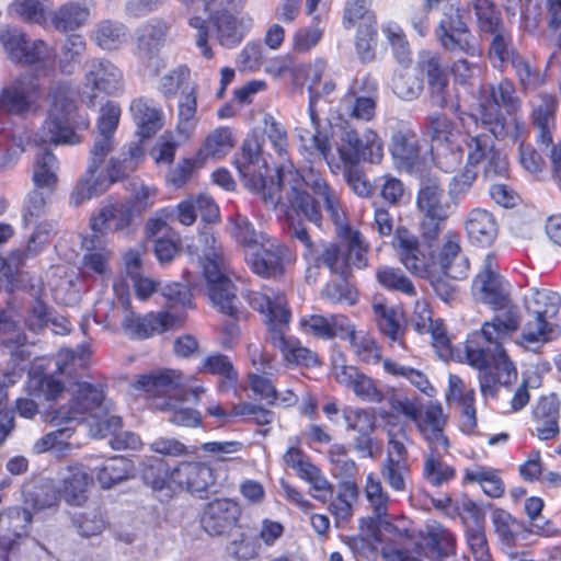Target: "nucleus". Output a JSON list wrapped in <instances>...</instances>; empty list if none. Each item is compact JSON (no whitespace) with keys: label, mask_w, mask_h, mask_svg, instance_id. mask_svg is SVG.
I'll list each match as a JSON object with an SVG mask.
<instances>
[{"label":"nucleus","mask_w":561,"mask_h":561,"mask_svg":"<svg viewBox=\"0 0 561 561\" xmlns=\"http://www.w3.org/2000/svg\"><path fill=\"white\" fill-rule=\"evenodd\" d=\"M236 163L245 186L261 194L264 202L274 207L282 204V186L286 183L290 186L288 206L285 210L290 225L295 222V215L320 225V203L333 224H341L345 219V208L337 192L312 167L299 171L290 160L279 162L274 180L270 175L271 169L256 139L244 141Z\"/></svg>","instance_id":"nucleus-1"},{"label":"nucleus","mask_w":561,"mask_h":561,"mask_svg":"<svg viewBox=\"0 0 561 561\" xmlns=\"http://www.w3.org/2000/svg\"><path fill=\"white\" fill-rule=\"evenodd\" d=\"M248 301L254 310L264 316L268 325L267 339L274 347L280 350L287 363L306 367L318 364L316 353L302 346L298 340L285 335L291 313L283 293L264 288L261 291H251Z\"/></svg>","instance_id":"nucleus-2"},{"label":"nucleus","mask_w":561,"mask_h":561,"mask_svg":"<svg viewBox=\"0 0 561 561\" xmlns=\"http://www.w3.org/2000/svg\"><path fill=\"white\" fill-rule=\"evenodd\" d=\"M499 313L490 322H485L480 332H477L479 344L485 350L488 355L485 385L481 386H512L517 380V370L514 364L508 359L502 346L503 340L519 327L518 310L512 305L508 298V305L494 309Z\"/></svg>","instance_id":"nucleus-3"},{"label":"nucleus","mask_w":561,"mask_h":561,"mask_svg":"<svg viewBox=\"0 0 561 561\" xmlns=\"http://www.w3.org/2000/svg\"><path fill=\"white\" fill-rule=\"evenodd\" d=\"M67 407L58 412L67 421L85 422L94 438H104L122 427V419L114 414V404L101 388H70Z\"/></svg>","instance_id":"nucleus-4"},{"label":"nucleus","mask_w":561,"mask_h":561,"mask_svg":"<svg viewBox=\"0 0 561 561\" xmlns=\"http://www.w3.org/2000/svg\"><path fill=\"white\" fill-rule=\"evenodd\" d=\"M501 106L508 113L520 108L515 87L508 80L501 81L496 87L483 88L474 114L479 115L482 126L488 128L496 139H518L526 130L524 121L516 116L504 118Z\"/></svg>","instance_id":"nucleus-5"},{"label":"nucleus","mask_w":561,"mask_h":561,"mask_svg":"<svg viewBox=\"0 0 561 561\" xmlns=\"http://www.w3.org/2000/svg\"><path fill=\"white\" fill-rule=\"evenodd\" d=\"M75 95L68 83H59L49 91L47 116L42 126L28 138L30 144L73 146L81 142L75 124Z\"/></svg>","instance_id":"nucleus-6"},{"label":"nucleus","mask_w":561,"mask_h":561,"mask_svg":"<svg viewBox=\"0 0 561 561\" xmlns=\"http://www.w3.org/2000/svg\"><path fill=\"white\" fill-rule=\"evenodd\" d=\"M340 139L337 151L341 161L347 167L346 182L355 194L367 197L373 193V185L367 176L354 167L362 160L371 163L380 162L383 156L382 141L378 134L369 128H366L360 136L354 129L345 128Z\"/></svg>","instance_id":"nucleus-7"},{"label":"nucleus","mask_w":561,"mask_h":561,"mask_svg":"<svg viewBox=\"0 0 561 561\" xmlns=\"http://www.w3.org/2000/svg\"><path fill=\"white\" fill-rule=\"evenodd\" d=\"M198 242L203 255L201 263L207 282L208 297L211 304L222 313L236 318L238 299L234 286L227 275V259L210 230L199 233Z\"/></svg>","instance_id":"nucleus-8"},{"label":"nucleus","mask_w":561,"mask_h":561,"mask_svg":"<svg viewBox=\"0 0 561 561\" xmlns=\"http://www.w3.org/2000/svg\"><path fill=\"white\" fill-rule=\"evenodd\" d=\"M465 130L463 145L466 151V167L477 171L482 170L485 176L507 174L508 162L506 156L500 151L494 144L492 135L488 128L482 126L477 114H466L459 116Z\"/></svg>","instance_id":"nucleus-9"},{"label":"nucleus","mask_w":561,"mask_h":561,"mask_svg":"<svg viewBox=\"0 0 561 561\" xmlns=\"http://www.w3.org/2000/svg\"><path fill=\"white\" fill-rule=\"evenodd\" d=\"M325 69L327 64L322 59L314 60L307 69L306 78L309 82L310 94L308 124L300 122V125L295 128V133L299 141L300 153L305 154L308 160L311 157L319 156L333 169L334 157L331 144L328 135L319 130L320 121L316 110V96L320 93V83Z\"/></svg>","instance_id":"nucleus-10"},{"label":"nucleus","mask_w":561,"mask_h":561,"mask_svg":"<svg viewBox=\"0 0 561 561\" xmlns=\"http://www.w3.org/2000/svg\"><path fill=\"white\" fill-rule=\"evenodd\" d=\"M393 409L414 422L428 448L447 451L450 444L445 435L448 416L439 403L422 404L416 400H397Z\"/></svg>","instance_id":"nucleus-11"},{"label":"nucleus","mask_w":561,"mask_h":561,"mask_svg":"<svg viewBox=\"0 0 561 561\" xmlns=\"http://www.w3.org/2000/svg\"><path fill=\"white\" fill-rule=\"evenodd\" d=\"M122 312V328L133 339H148L154 334L175 329L182 323V319L167 311L150 312L144 317L135 314L130 310V300L124 284L116 283L113 286Z\"/></svg>","instance_id":"nucleus-12"},{"label":"nucleus","mask_w":561,"mask_h":561,"mask_svg":"<svg viewBox=\"0 0 561 561\" xmlns=\"http://www.w3.org/2000/svg\"><path fill=\"white\" fill-rule=\"evenodd\" d=\"M83 89L84 102L94 107L101 94L116 96L124 92L123 71L108 59L93 58L87 62Z\"/></svg>","instance_id":"nucleus-13"},{"label":"nucleus","mask_w":561,"mask_h":561,"mask_svg":"<svg viewBox=\"0 0 561 561\" xmlns=\"http://www.w3.org/2000/svg\"><path fill=\"white\" fill-rule=\"evenodd\" d=\"M428 333L432 337L433 347L443 360H466L470 366L480 371V386L482 383L485 385V378H489L486 373L489 357L485 355L484 347L477 340L479 337L478 333L469 335L463 348L451 346L443 322H437L436 327Z\"/></svg>","instance_id":"nucleus-14"},{"label":"nucleus","mask_w":561,"mask_h":561,"mask_svg":"<svg viewBox=\"0 0 561 561\" xmlns=\"http://www.w3.org/2000/svg\"><path fill=\"white\" fill-rule=\"evenodd\" d=\"M144 390L145 399L150 400V407L160 411H172L169 421L180 426H197L201 423V415L197 411L182 408V403L196 401L199 392L185 388H168L162 391L159 388H140Z\"/></svg>","instance_id":"nucleus-15"},{"label":"nucleus","mask_w":561,"mask_h":561,"mask_svg":"<svg viewBox=\"0 0 561 561\" xmlns=\"http://www.w3.org/2000/svg\"><path fill=\"white\" fill-rule=\"evenodd\" d=\"M559 301L560 297L557 293L547 289H529L524 297V302L527 312L536 316L537 330H534L533 324L527 322L523 332V339L526 342L536 343L549 340L551 327L546 318L558 312Z\"/></svg>","instance_id":"nucleus-16"},{"label":"nucleus","mask_w":561,"mask_h":561,"mask_svg":"<svg viewBox=\"0 0 561 561\" xmlns=\"http://www.w3.org/2000/svg\"><path fill=\"white\" fill-rule=\"evenodd\" d=\"M293 236L299 240L305 250L302 257L306 262L321 261L331 273L346 277L347 257L346 248L342 244L324 242V241H312L305 227L300 225L291 224L290 227Z\"/></svg>","instance_id":"nucleus-17"},{"label":"nucleus","mask_w":561,"mask_h":561,"mask_svg":"<svg viewBox=\"0 0 561 561\" xmlns=\"http://www.w3.org/2000/svg\"><path fill=\"white\" fill-rule=\"evenodd\" d=\"M378 98V85L369 77L355 79L339 104L342 117L369 122L375 116Z\"/></svg>","instance_id":"nucleus-18"},{"label":"nucleus","mask_w":561,"mask_h":561,"mask_svg":"<svg viewBox=\"0 0 561 561\" xmlns=\"http://www.w3.org/2000/svg\"><path fill=\"white\" fill-rule=\"evenodd\" d=\"M472 289L477 298L492 309L508 305L510 284L499 274L493 254L485 255L481 270L473 280Z\"/></svg>","instance_id":"nucleus-19"},{"label":"nucleus","mask_w":561,"mask_h":561,"mask_svg":"<svg viewBox=\"0 0 561 561\" xmlns=\"http://www.w3.org/2000/svg\"><path fill=\"white\" fill-rule=\"evenodd\" d=\"M41 87L37 80L22 75L0 91V115L2 113L24 115L38 105Z\"/></svg>","instance_id":"nucleus-20"},{"label":"nucleus","mask_w":561,"mask_h":561,"mask_svg":"<svg viewBox=\"0 0 561 561\" xmlns=\"http://www.w3.org/2000/svg\"><path fill=\"white\" fill-rule=\"evenodd\" d=\"M528 105L536 141L539 147L549 148L553 145V135L557 129V98L547 92H539L529 99Z\"/></svg>","instance_id":"nucleus-21"},{"label":"nucleus","mask_w":561,"mask_h":561,"mask_svg":"<svg viewBox=\"0 0 561 561\" xmlns=\"http://www.w3.org/2000/svg\"><path fill=\"white\" fill-rule=\"evenodd\" d=\"M435 34L439 43L450 51H463L470 56L479 55L473 37L469 34L457 9L449 8L444 13Z\"/></svg>","instance_id":"nucleus-22"},{"label":"nucleus","mask_w":561,"mask_h":561,"mask_svg":"<svg viewBox=\"0 0 561 561\" xmlns=\"http://www.w3.org/2000/svg\"><path fill=\"white\" fill-rule=\"evenodd\" d=\"M288 249L275 239H265L254 250L245 252L251 271L262 277H275L283 273Z\"/></svg>","instance_id":"nucleus-23"},{"label":"nucleus","mask_w":561,"mask_h":561,"mask_svg":"<svg viewBox=\"0 0 561 561\" xmlns=\"http://www.w3.org/2000/svg\"><path fill=\"white\" fill-rule=\"evenodd\" d=\"M240 516L238 503L229 499H216L205 505L201 526L209 536H224L238 525Z\"/></svg>","instance_id":"nucleus-24"},{"label":"nucleus","mask_w":561,"mask_h":561,"mask_svg":"<svg viewBox=\"0 0 561 561\" xmlns=\"http://www.w3.org/2000/svg\"><path fill=\"white\" fill-rule=\"evenodd\" d=\"M134 218L130 202L106 198L96 213L90 218V228L93 232L106 234L119 232L129 228Z\"/></svg>","instance_id":"nucleus-25"},{"label":"nucleus","mask_w":561,"mask_h":561,"mask_svg":"<svg viewBox=\"0 0 561 561\" xmlns=\"http://www.w3.org/2000/svg\"><path fill=\"white\" fill-rule=\"evenodd\" d=\"M396 239L399 244L400 262L413 275L424 278L433 271L432 250L425 253L415 236L407 229H398Z\"/></svg>","instance_id":"nucleus-26"},{"label":"nucleus","mask_w":561,"mask_h":561,"mask_svg":"<svg viewBox=\"0 0 561 561\" xmlns=\"http://www.w3.org/2000/svg\"><path fill=\"white\" fill-rule=\"evenodd\" d=\"M433 270L448 272L454 278H461L468 270L467 259L461 254L460 237L447 232L437 250H432Z\"/></svg>","instance_id":"nucleus-27"},{"label":"nucleus","mask_w":561,"mask_h":561,"mask_svg":"<svg viewBox=\"0 0 561 561\" xmlns=\"http://www.w3.org/2000/svg\"><path fill=\"white\" fill-rule=\"evenodd\" d=\"M170 481L192 494H202L215 483V478L205 463L183 461L170 472Z\"/></svg>","instance_id":"nucleus-28"},{"label":"nucleus","mask_w":561,"mask_h":561,"mask_svg":"<svg viewBox=\"0 0 561 561\" xmlns=\"http://www.w3.org/2000/svg\"><path fill=\"white\" fill-rule=\"evenodd\" d=\"M360 528L362 531L367 530V535L378 543L385 541L401 543L414 536L412 522L405 517L396 518L393 522L388 520L387 517L363 519Z\"/></svg>","instance_id":"nucleus-29"},{"label":"nucleus","mask_w":561,"mask_h":561,"mask_svg":"<svg viewBox=\"0 0 561 561\" xmlns=\"http://www.w3.org/2000/svg\"><path fill=\"white\" fill-rule=\"evenodd\" d=\"M129 112L141 138H150L164 125V112L159 103L152 99L140 96L134 99Z\"/></svg>","instance_id":"nucleus-30"},{"label":"nucleus","mask_w":561,"mask_h":561,"mask_svg":"<svg viewBox=\"0 0 561 561\" xmlns=\"http://www.w3.org/2000/svg\"><path fill=\"white\" fill-rule=\"evenodd\" d=\"M91 7L83 0H70L49 13V25L57 32H76L88 24Z\"/></svg>","instance_id":"nucleus-31"},{"label":"nucleus","mask_w":561,"mask_h":561,"mask_svg":"<svg viewBox=\"0 0 561 561\" xmlns=\"http://www.w3.org/2000/svg\"><path fill=\"white\" fill-rule=\"evenodd\" d=\"M390 151L397 168L408 172L419 171L422 164L417 135L410 129L393 134Z\"/></svg>","instance_id":"nucleus-32"},{"label":"nucleus","mask_w":561,"mask_h":561,"mask_svg":"<svg viewBox=\"0 0 561 561\" xmlns=\"http://www.w3.org/2000/svg\"><path fill=\"white\" fill-rule=\"evenodd\" d=\"M240 8H224L221 12H210L208 16L217 30L218 41L222 46L232 47L239 44L244 31L250 28L252 20L250 18H236V12Z\"/></svg>","instance_id":"nucleus-33"},{"label":"nucleus","mask_w":561,"mask_h":561,"mask_svg":"<svg viewBox=\"0 0 561 561\" xmlns=\"http://www.w3.org/2000/svg\"><path fill=\"white\" fill-rule=\"evenodd\" d=\"M171 25L161 18H154L137 30V49L140 56L151 59L158 55L167 42Z\"/></svg>","instance_id":"nucleus-34"},{"label":"nucleus","mask_w":561,"mask_h":561,"mask_svg":"<svg viewBox=\"0 0 561 561\" xmlns=\"http://www.w3.org/2000/svg\"><path fill=\"white\" fill-rule=\"evenodd\" d=\"M32 515L26 508L11 507L0 514V547L9 550L30 530Z\"/></svg>","instance_id":"nucleus-35"},{"label":"nucleus","mask_w":561,"mask_h":561,"mask_svg":"<svg viewBox=\"0 0 561 561\" xmlns=\"http://www.w3.org/2000/svg\"><path fill=\"white\" fill-rule=\"evenodd\" d=\"M82 248L85 251L81 261L83 274L100 277L110 276L113 251L102 244L100 239L91 237L83 238Z\"/></svg>","instance_id":"nucleus-36"},{"label":"nucleus","mask_w":561,"mask_h":561,"mask_svg":"<svg viewBox=\"0 0 561 561\" xmlns=\"http://www.w3.org/2000/svg\"><path fill=\"white\" fill-rule=\"evenodd\" d=\"M234 147L232 131L228 127H218L209 131L195 152L197 161L204 167L225 158Z\"/></svg>","instance_id":"nucleus-37"},{"label":"nucleus","mask_w":561,"mask_h":561,"mask_svg":"<svg viewBox=\"0 0 561 561\" xmlns=\"http://www.w3.org/2000/svg\"><path fill=\"white\" fill-rule=\"evenodd\" d=\"M91 483L92 478L82 466L71 465L66 468L58 493L68 504L81 506L88 499Z\"/></svg>","instance_id":"nucleus-38"},{"label":"nucleus","mask_w":561,"mask_h":561,"mask_svg":"<svg viewBox=\"0 0 561 561\" xmlns=\"http://www.w3.org/2000/svg\"><path fill=\"white\" fill-rule=\"evenodd\" d=\"M108 190V182L102 170L95 165L87 168L85 172L78 179L69 196V205L79 207L93 197L104 194Z\"/></svg>","instance_id":"nucleus-39"},{"label":"nucleus","mask_w":561,"mask_h":561,"mask_svg":"<svg viewBox=\"0 0 561 561\" xmlns=\"http://www.w3.org/2000/svg\"><path fill=\"white\" fill-rule=\"evenodd\" d=\"M560 401L554 393L542 396L534 410V419L537 422L536 435L541 440L556 437L559 430Z\"/></svg>","instance_id":"nucleus-40"},{"label":"nucleus","mask_w":561,"mask_h":561,"mask_svg":"<svg viewBox=\"0 0 561 561\" xmlns=\"http://www.w3.org/2000/svg\"><path fill=\"white\" fill-rule=\"evenodd\" d=\"M199 124L197 115V90L192 87L182 91L176 106L175 131L180 139L190 140Z\"/></svg>","instance_id":"nucleus-41"},{"label":"nucleus","mask_w":561,"mask_h":561,"mask_svg":"<svg viewBox=\"0 0 561 561\" xmlns=\"http://www.w3.org/2000/svg\"><path fill=\"white\" fill-rule=\"evenodd\" d=\"M466 231L471 242L488 247L496 238L497 224L490 211L477 208L471 210L467 217Z\"/></svg>","instance_id":"nucleus-42"},{"label":"nucleus","mask_w":561,"mask_h":561,"mask_svg":"<svg viewBox=\"0 0 561 561\" xmlns=\"http://www.w3.org/2000/svg\"><path fill=\"white\" fill-rule=\"evenodd\" d=\"M129 32L125 24L115 20L98 22L91 33V39L103 50H116L127 44Z\"/></svg>","instance_id":"nucleus-43"},{"label":"nucleus","mask_w":561,"mask_h":561,"mask_svg":"<svg viewBox=\"0 0 561 561\" xmlns=\"http://www.w3.org/2000/svg\"><path fill=\"white\" fill-rule=\"evenodd\" d=\"M417 206L425 216H448L449 205L436 179L424 180L417 194Z\"/></svg>","instance_id":"nucleus-44"},{"label":"nucleus","mask_w":561,"mask_h":561,"mask_svg":"<svg viewBox=\"0 0 561 561\" xmlns=\"http://www.w3.org/2000/svg\"><path fill=\"white\" fill-rule=\"evenodd\" d=\"M59 161L49 150L36 153L32 168V180L36 188L53 193L58 183Z\"/></svg>","instance_id":"nucleus-45"},{"label":"nucleus","mask_w":561,"mask_h":561,"mask_svg":"<svg viewBox=\"0 0 561 561\" xmlns=\"http://www.w3.org/2000/svg\"><path fill=\"white\" fill-rule=\"evenodd\" d=\"M227 229L229 236L245 251L254 250L257 244L268 238L265 233L257 231L250 219L239 211L228 217Z\"/></svg>","instance_id":"nucleus-46"},{"label":"nucleus","mask_w":561,"mask_h":561,"mask_svg":"<svg viewBox=\"0 0 561 561\" xmlns=\"http://www.w3.org/2000/svg\"><path fill=\"white\" fill-rule=\"evenodd\" d=\"M446 400L460 409L459 426L462 433L472 434L477 427V412L473 405L474 391L468 388H449Z\"/></svg>","instance_id":"nucleus-47"},{"label":"nucleus","mask_w":561,"mask_h":561,"mask_svg":"<svg viewBox=\"0 0 561 561\" xmlns=\"http://www.w3.org/2000/svg\"><path fill=\"white\" fill-rule=\"evenodd\" d=\"M87 49V42L80 34L68 35L60 45L58 56L55 55V65L65 75H72Z\"/></svg>","instance_id":"nucleus-48"},{"label":"nucleus","mask_w":561,"mask_h":561,"mask_svg":"<svg viewBox=\"0 0 561 561\" xmlns=\"http://www.w3.org/2000/svg\"><path fill=\"white\" fill-rule=\"evenodd\" d=\"M337 234L343 239V245L346 248L347 267L355 266L363 268L367 265V250L360 233L353 230L346 222V218L341 224H334Z\"/></svg>","instance_id":"nucleus-49"},{"label":"nucleus","mask_w":561,"mask_h":561,"mask_svg":"<svg viewBox=\"0 0 561 561\" xmlns=\"http://www.w3.org/2000/svg\"><path fill=\"white\" fill-rule=\"evenodd\" d=\"M144 157V150L138 145L129 147L128 152H123L108 160L104 175L108 182V188L112 184L123 180L129 173L134 172Z\"/></svg>","instance_id":"nucleus-50"},{"label":"nucleus","mask_w":561,"mask_h":561,"mask_svg":"<svg viewBox=\"0 0 561 561\" xmlns=\"http://www.w3.org/2000/svg\"><path fill=\"white\" fill-rule=\"evenodd\" d=\"M422 69L427 76L432 102L439 107L446 106L448 104V78L440 66L439 58L436 56L430 57L427 60L423 61Z\"/></svg>","instance_id":"nucleus-51"},{"label":"nucleus","mask_w":561,"mask_h":561,"mask_svg":"<svg viewBox=\"0 0 561 561\" xmlns=\"http://www.w3.org/2000/svg\"><path fill=\"white\" fill-rule=\"evenodd\" d=\"M424 539L433 558L443 561L456 551V539L444 526L437 523L426 525Z\"/></svg>","instance_id":"nucleus-52"},{"label":"nucleus","mask_w":561,"mask_h":561,"mask_svg":"<svg viewBox=\"0 0 561 561\" xmlns=\"http://www.w3.org/2000/svg\"><path fill=\"white\" fill-rule=\"evenodd\" d=\"M10 16L21 21L47 27L49 24V10L41 0H13L9 8Z\"/></svg>","instance_id":"nucleus-53"},{"label":"nucleus","mask_w":561,"mask_h":561,"mask_svg":"<svg viewBox=\"0 0 561 561\" xmlns=\"http://www.w3.org/2000/svg\"><path fill=\"white\" fill-rule=\"evenodd\" d=\"M133 476V462L118 456L107 459L96 472L98 481L103 489H111Z\"/></svg>","instance_id":"nucleus-54"},{"label":"nucleus","mask_w":561,"mask_h":561,"mask_svg":"<svg viewBox=\"0 0 561 561\" xmlns=\"http://www.w3.org/2000/svg\"><path fill=\"white\" fill-rule=\"evenodd\" d=\"M492 34L493 38L489 48L490 61L495 68L500 69L505 68L507 65L513 66L514 61L522 56L515 51L511 33L501 27Z\"/></svg>","instance_id":"nucleus-55"},{"label":"nucleus","mask_w":561,"mask_h":561,"mask_svg":"<svg viewBox=\"0 0 561 561\" xmlns=\"http://www.w3.org/2000/svg\"><path fill=\"white\" fill-rule=\"evenodd\" d=\"M0 333L2 345L9 351L11 356L16 359H26L30 353L24 348L26 336L22 333L18 324L12 321L7 313L0 309Z\"/></svg>","instance_id":"nucleus-56"},{"label":"nucleus","mask_w":561,"mask_h":561,"mask_svg":"<svg viewBox=\"0 0 561 561\" xmlns=\"http://www.w3.org/2000/svg\"><path fill=\"white\" fill-rule=\"evenodd\" d=\"M425 130L432 142L436 145H451L459 135L456 125L440 113H434L427 117Z\"/></svg>","instance_id":"nucleus-57"},{"label":"nucleus","mask_w":561,"mask_h":561,"mask_svg":"<svg viewBox=\"0 0 561 561\" xmlns=\"http://www.w3.org/2000/svg\"><path fill=\"white\" fill-rule=\"evenodd\" d=\"M442 453L445 451L428 448L423 467L424 478L435 486H439L455 477V469L442 460Z\"/></svg>","instance_id":"nucleus-58"},{"label":"nucleus","mask_w":561,"mask_h":561,"mask_svg":"<svg viewBox=\"0 0 561 561\" xmlns=\"http://www.w3.org/2000/svg\"><path fill=\"white\" fill-rule=\"evenodd\" d=\"M376 279L385 289L400 291L411 297L416 295L412 280L399 267L388 265L377 267Z\"/></svg>","instance_id":"nucleus-59"},{"label":"nucleus","mask_w":561,"mask_h":561,"mask_svg":"<svg viewBox=\"0 0 561 561\" xmlns=\"http://www.w3.org/2000/svg\"><path fill=\"white\" fill-rule=\"evenodd\" d=\"M72 434L73 428L70 426L53 431L34 443L33 451L35 454L55 451L58 456H65L72 449V444L69 442Z\"/></svg>","instance_id":"nucleus-60"},{"label":"nucleus","mask_w":561,"mask_h":561,"mask_svg":"<svg viewBox=\"0 0 561 561\" xmlns=\"http://www.w3.org/2000/svg\"><path fill=\"white\" fill-rule=\"evenodd\" d=\"M373 310L380 331L392 341H398L402 333L401 312L382 301L374 302Z\"/></svg>","instance_id":"nucleus-61"},{"label":"nucleus","mask_w":561,"mask_h":561,"mask_svg":"<svg viewBox=\"0 0 561 561\" xmlns=\"http://www.w3.org/2000/svg\"><path fill=\"white\" fill-rule=\"evenodd\" d=\"M358 488L353 481H344L339 486V493L330 504V512L337 522H345L353 515V504L357 501Z\"/></svg>","instance_id":"nucleus-62"},{"label":"nucleus","mask_w":561,"mask_h":561,"mask_svg":"<svg viewBox=\"0 0 561 561\" xmlns=\"http://www.w3.org/2000/svg\"><path fill=\"white\" fill-rule=\"evenodd\" d=\"M371 0H348L344 9L343 24L346 28L376 25L375 13L370 10Z\"/></svg>","instance_id":"nucleus-63"},{"label":"nucleus","mask_w":561,"mask_h":561,"mask_svg":"<svg viewBox=\"0 0 561 561\" xmlns=\"http://www.w3.org/2000/svg\"><path fill=\"white\" fill-rule=\"evenodd\" d=\"M21 65L35 66L38 69L48 68L53 71L55 67V49L43 39L30 41Z\"/></svg>","instance_id":"nucleus-64"}]
</instances>
